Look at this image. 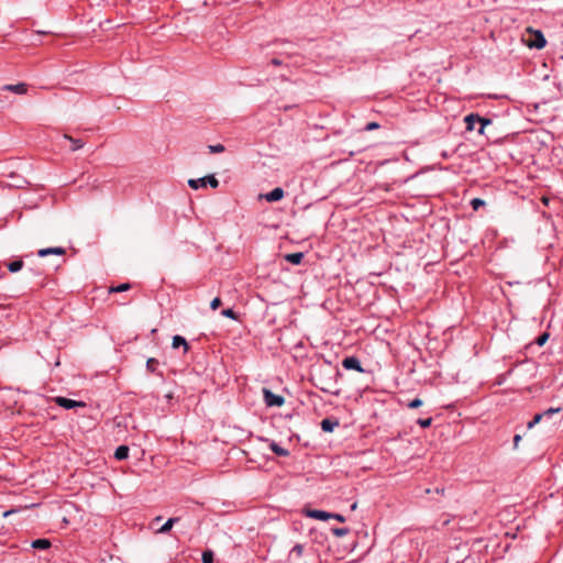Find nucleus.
I'll list each match as a JSON object with an SVG mask.
<instances>
[{"label":"nucleus","instance_id":"obj_9","mask_svg":"<svg viewBox=\"0 0 563 563\" xmlns=\"http://www.w3.org/2000/svg\"><path fill=\"white\" fill-rule=\"evenodd\" d=\"M65 253H66V250L64 247L55 246V247L41 249V250H38L37 255L40 257H45L47 255L63 256V255H65Z\"/></svg>","mask_w":563,"mask_h":563},{"label":"nucleus","instance_id":"obj_19","mask_svg":"<svg viewBox=\"0 0 563 563\" xmlns=\"http://www.w3.org/2000/svg\"><path fill=\"white\" fill-rule=\"evenodd\" d=\"M129 456V448L126 445H120L115 449L114 457L119 461L125 460Z\"/></svg>","mask_w":563,"mask_h":563},{"label":"nucleus","instance_id":"obj_31","mask_svg":"<svg viewBox=\"0 0 563 563\" xmlns=\"http://www.w3.org/2000/svg\"><path fill=\"white\" fill-rule=\"evenodd\" d=\"M221 314H222L223 317H225V318H230V319H233V320H236V319H238L236 313H235V312H234V310H233V309H231V308L223 309V310L221 311Z\"/></svg>","mask_w":563,"mask_h":563},{"label":"nucleus","instance_id":"obj_4","mask_svg":"<svg viewBox=\"0 0 563 563\" xmlns=\"http://www.w3.org/2000/svg\"><path fill=\"white\" fill-rule=\"evenodd\" d=\"M264 402L267 407H280L285 404V398L276 395L267 388H263Z\"/></svg>","mask_w":563,"mask_h":563},{"label":"nucleus","instance_id":"obj_37","mask_svg":"<svg viewBox=\"0 0 563 563\" xmlns=\"http://www.w3.org/2000/svg\"><path fill=\"white\" fill-rule=\"evenodd\" d=\"M521 441V435L520 434H516L514 437V448L517 449L518 448V444L519 442Z\"/></svg>","mask_w":563,"mask_h":563},{"label":"nucleus","instance_id":"obj_27","mask_svg":"<svg viewBox=\"0 0 563 563\" xmlns=\"http://www.w3.org/2000/svg\"><path fill=\"white\" fill-rule=\"evenodd\" d=\"M543 419V415L541 412L536 413L531 421L528 422V429L533 428L536 424H538Z\"/></svg>","mask_w":563,"mask_h":563},{"label":"nucleus","instance_id":"obj_17","mask_svg":"<svg viewBox=\"0 0 563 563\" xmlns=\"http://www.w3.org/2000/svg\"><path fill=\"white\" fill-rule=\"evenodd\" d=\"M64 139L68 140L70 143H71V151L75 152V151H78L80 148L84 147L85 145V142L80 139H74L73 136L68 135V134H64Z\"/></svg>","mask_w":563,"mask_h":563},{"label":"nucleus","instance_id":"obj_34","mask_svg":"<svg viewBox=\"0 0 563 563\" xmlns=\"http://www.w3.org/2000/svg\"><path fill=\"white\" fill-rule=\"evenodd\" d=\"M285 63V60L280 57H274L272 60H271V64L274 65V66H280Z\"/></svg>","mask_w":563,"mask_h":563},{"label":"nucleus","instance_id":"obj_18","mask_svg":"<svg viewBox=\"0 0 563 563\" xmlns=\"http://www.w3.org/2000/svg\"><path fill=\"white\" fill-rule=\"evenodd\" d=\"M179 520L178 517L169 518L156 532L157 533H167L170 531L173 526Z\"/></svg>","mask_w":563,"mask_h":563},{"label":"nucleus","instance_id":"obj_33","mask_svg":"<svg viewBox=\"0 0 563 563\" xmlns=\"http://www.w3.org/2000/svg\"><path fill=\"white\" fill-rule=\"evenodd\" d=\"M221 306V299L219 297H216L211 302H210V308L212 310H217L219 307Z\"/></svg>","mask_w":563,"mask_h":563},{"label":"nucleus","instance_id":"obj_25","mask_svg":"<svg viewBox=\"0 0 563 563\" xmlns=\"http://www.w3.org/2000/svg\"><path fill=\"white\" fill-rule=\"evenodd\" d=\"M470 203L473 210L475 211H477L481 207L485 206V201L481 198H473Z\"/></svg>","mask_w":563,"mask_h":563},{"label":"nucleus","instance_id":"obj_38","mask_svg":"<svg viewBox=\"0 0 563 563\" xmlns=\"http://www.w3.org/2000/svg\"><path fill=\"white\" fill-rule=\"evenodd\" d=\"M435 493L437 494H443L444 493V487H437L435 488Z\"/></svg>","mask_w":563,"mask_h":563},{"label":"nucleus","instance_id":"obj_20","mask_svg":"<svg viewBox=\"0 0 563 563\" xmlns=\"http://www.w3.org/2000/svg\"><path fill=\"white\" fill-rule=\"evenodd\" d=\"M32 548L37 550H46L51 547V542L47 539H36L32 542Z\"/></svg>","mask_w":563,"mask_h":563},{"label":"nucleus","instance_id":"obj_6","mask_svg":"<svg viewBox=\"0 0 563 563\" xmlns=\"http://www.w3.org/2000/svg\"><path fill=\"white\" fill-rule=\"evenodd\" d=\"M55 402L64 408V409H74L76 407H86V404L84 401H77V400H74V399H69V398H66V397H56L55 398Z\"/></svg>","mask_w":563,"mask_h":563},{"label":"nucleus","instance_id":"obj_15","mask_svg":"<svg viewBox=\"0 0 563 563\" xmlns=\"http://www.w3.org/2000/svg\"><path fill=\"white\" fill-rule=\"evenodd\" d=\"M339 426L338 420L325 418L321 421V429L324 432H332Z\"/></svg>","mask_w":563,"mask_h":563},{"label":"nucleus","instance_id":"obj_8","mask_svg":"<svg viewBox=\"0 0 563 563\" xmlns=\"http://www.w3.org/2000/svg\"><path fill=\"white\" fill-rule=\"evenodd\" d=\"M305 514L308 518H313L323 521L329 520L331 517V512L318 509H307Z\"/></svg>","mask_w":563,"mask_h":563},{"label":"nucleus","instance_id":"obj_32","mask_svg":"<svg viewBox=\"0 0 563 563\" xmlns=\"http://www.w3.org/2000/svg\"><path fill=\"white\" fill-rule=\"evenodd\" d=\"M350 532L347 528H333L332 533L336 537H344Z\"/></svg>","mask_w":563,"mask_h":563},{"label":"nucleus","instance_id":"obj_5","mask_svg":"<svg viewBox=\"0 0 563 563\" xmlns=\"http://www.w3.org/2000/svg\"><path fill=\"white\" fill-rule=\"evenodd\" d=\"M288 563H308L303 555V545L296 544L288 554Z\"/></svg>","mask_w":563,"mask_h":563},{"label":"nucleus","instance_id":"obj_11","mask_svg":"<svg viewBox=\"0 0 563 563\" xmlns=\"http://www.w3.org/2000/svg\"><path fill=\"white\" fill-rule=\"evenodd\" d=\"M284 189L280 187L274 188L272 191L267 192L264 198L269 202L279 201L284 198Z\"/></svg>","mask_w":563,"mask_h":563},{"label":"nucleus","instance_id":"obj_28","mask_svg":"<svg viewBox=\"0 0 563 563\" xmlns=\"http://www.w3.org/2000/svg\"><path fill=\"white\" fill-rule=\"evenodd\" d=\"M431 423H432L431 417L417 419V424H419L423 429L429 428L431 426Z\"/></svg>","mask_w":563,"mask_h":563},{"label":"nucleus","instance_id":"obj_14","mask_svg":"<svg viewBox=\"0 0 563 563\" xmlns=\"http://www.w3.org/2000/svg\"><path fill=\"white\" fill-rule=\"evenodd\" d=\"M172 346H173L174 349H178V347L183 346V347H184V353H187V352H188V350H189V344H188V342H187V341H186V339H185L184 336H181V335H175V336L173 338Z\"/></svg>","mask_w":563,"mask_h":563},{"label":"nucleus","instance_id":"obj_35","mask_svg":"<svg viewBox=\"0 0 563 563\" xmlns=\"http://www.w3.org/2000/svg\"><path fill=\"white\" fill-rule=\"evenodd\" d=\"M330 519H335V520H338L340 522H344L345 521L344 516H342L340 514H333V512H331Z\"/></svg>","mask_w":563,"mask_h":563},{"label":"nucleus","instance_id":"obj_30","mask_svg":"<svg viewBox=\"0 0 563 563\" xmlns=\"http://www.w3.org/2000/svg\"><path fill=\"white\" fill-rule=\"evenodd\" d=\"M209 152L212 154H218L224 152L225 147L222 144H214L208 146Z\"/></svg>","mask_w":563,"mask_h":563},{"label":"nucleus","instance_id":"obj_36","mask_svg":"<svg viewBox=\"0 0 563 563\" xmlns=\"http://www.w3.org/2000/svg\"><path fill=\"white\" fill-rule=\"evenodd\" d=\"M378 128V124L376 122H369L366 124L365 126V130L366 131H371V130H374V129H377Z\"/></svg>","mask_w":563,"mask_h":563},{"label":"nucleus","instance_id":"obj_26","mask_svg":"<svg viewBox=\"0 0 563 563\" xmlns=\"http://www.w3.org/2000/svg\"><path fill=\"white\" fill-rule=\"evenodd\" d=\"M202 563H213V552L210 550L202 552Z\"/></svg>","mask_w":563,"mask_h":563},{"label":"nucleus","instance_id":"obj_23","mask_svg":"<svg viewBox=\"0 0 563 563\" xmlns=\"http://www.w3.org/2000/svg\"><path fill=\"white\" fill-rule=\"evenodd\" d=\"M562 410L561 407H551L544 411H542L541 413L543 415V419L544 418H551L554 413H559L560 411Z\"/></svg>","mask_w":563,"mask_h":563},{"label":"nucleus","instance_id":"obj_24","mask_svg":"<svg viewBox=\"0 0 563 563\" xmlns=\"http://www.w3.org/2000/svg\"><path fill=\"white\" fill-rule=\"evenodd\" d=\"M130 288H131V285L128 284V283H124V284H121V285H119L117 287H111L109 291L110 292H122V291L129 290Z\"/></svg>","mask_w":563,"mask_h":563},{"label":"nucleus","instance_id":"obj_2","mask_svg":"<svg viewBox=\"0 0 563 563\" xmlns=\"http://www.w3.org/2000/svg\"><path fill=\"white\" fill-rule=\"evenodd\" d=\"M522 41L529 48L542 49L547 45V40L543 32L532 27H527Z\"/></svg>","mask_w":563,"mask_h":563},{"label":"nucleus","instance_id":"obj_21","mask_svg":"<svg viewBox=\"0 0 563 563\" xmlns=\"http://www.w3.org/2000/svg\"><path fill=\"white\" fill-rule=\"evenodd\" d=\"M22 267H23V261L22 260L13 261V262L8 264V269L11 273H16V272L21 271Z\"/></svg>","mask_w":563,"mask_h":563},{"label":"nucleus","instance_id":"obj_16","mask_svg":"<svg viewBox=\"0 0 563 563\" xmlns=\"http://www.w3.org/2000/svg\"><path fill=\"white\" fill-rule=\"evenodd\" d=\"M285 260H286L288 263L292 264V265H299V264L302 262V260H303V253L298 252V253H290V254H287V255L285 256Z\"/></svg>","mask_w":563,"mask_h":563},{"label":"nucleus","instance_id":"obj_12","mask_svg":"<svg viewBox=\"0 0 563 563\" xmlns=\"http://www.w3.org/2000/svg\"><path fill=\"white\" fill-rule=\"evenodd\" d=\"M2 89L18 95H24L27 91V86L24 82H19L15 85H4Z\"/></svg>","mask_w":563,"mask_h":563},{"label":"nucleus","instance_id":"obj_10","mask_svg":"<svg viewBox=\"0 0 563 563\" xmlns=\"http://www.w3.org/2000/svg\"><path fill=\"white\" fill-rule=\"evenodd\" d=\"M393 400L397 401L399 405H406L408 408L416 409L420 407L423 402L420 398L416 397L411 400L401 399L400 397L394 396Z\"/></svg>","mask_w":563,"mask_h":563},{"label":"nucleus","instance_id":"obj_3","mask_svg":"<svg viewBox=\"0 0 563 563\" xmlns=\"http://www.w3.org/2000/svg\"><path fill=\"white\" fill-rule=\"evenodd\" d=\"M188 185L192 189L206 188L207 185L212 188H217L219 186V180L213 175H209L202 178L189 179Z\"/></svg>","mask_w":563,"mask_h":563},{"label":"nucleus","instance_id":"obj_7","mask_svg":"<svg viewBox=\"0 0 563 563\" xmlns=\"http://www.w3.org/2000/svg\"><path fill=\"white\" fill-rule=\"evenodd\" d=\"M342 365L345 369H355L357 372H363L364 369L362 368L361 366V362L357 357L355 356H349V357H345L343 361H342Z\"/></svg>","mask_w":563,"mask_h":563},{"label":"nucleus","instance_id":"obj_39","mask_svg":"<svg viewBox=\"0 0 563 563\" xmlns=\"http://www.w3.org/2000/svg\"><path fill=\"white\" fill-rule=\"evenodd\" d=\"M161 519H162V517H161V516H158V517H156V518L154 519V521L161 522Z\"/></svg>","mask_w":563,"mask_h":563},{"label":"nucleus","instance_id":"obj_1","mask_svg":"<svg viewBox=\"0 0 563 563\" xmlns=\"http://www.w3.org/2000/svg\"><path fill=\"white\" fill-rule=\"evenodd\" d=\"M464 123L466 131H473L476 128V124H478L477 132L481 135L485 134V129L493 124V120L489 118H485L479 115L478 113L472 112L464 117Z\"/></svg>","mask_w":563,"mask_h":563},{"label":"nucleus","instance_id":"obj_29","mask_svg":"<svg viewBox=\"0 0 563 563\" xmlns=\"http://www.w3.org/2000/svg\"><path fill=\"white\" fill-rule=\"evenodd\" d=\"M158 364V361L156 358H148L147 362H146V368L147 371L154 373L156 371V366Z\"/></svg>","mask_w":563,"mask_h":563},{"label":"nucleus","instance_id":"obj_13","mask_svg":"<svg viewBox=\"0 0 563 563\" xmlns=\"http://www.w3.org/2000/svg\"><path fill=\"white\" fill-rule=\"evenodd\" d=\"M265 441H267L269 443V449L278 456H288L289 455V451L283 446H280L277 442L273 441V440H268V439H265Z\"/></svg>","mask_w":563,"mask_h":563},{"label":"nucleus","instance_id":"obj_22","mask_svg":"<svg viewBox=\"0 0 563 563\" xmlns=\"http://www.w3.org/2000/svg\"><path fill=\"white\" fill-rule=\"evenodd\" d=\"M549 338H550V333L545 331L536 338L534 343L538 346H543L547 343V341L549 340Z\"/></svg>","mask_w":563,"mask_h":563}]
</instances>
